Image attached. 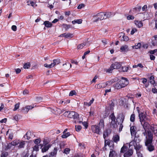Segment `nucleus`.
Here are the masks:
<instances>
[{
  "mask_svg": "<svg viewBox=\"0 0 157 157\" xmlns=\"http://www.w3.org/2000/svg\"><path fill=\"white\" fill-rule=\"evenodd\" d=\"M153 134L151 131H147V135L146 136L145 144L147 149L149 152H152L155 149V147L152 144Z\"/></svg>",
  "mask_w": 157,
  "mask_h": 157,
  "instance_id": "obj_1",
  "label": "nucleus"
},
{
  "mask_svg": "<svg viewBox=\"0 0 157 157\" xmlns=\"http://www.w3.org/2000/svg\"><path fill=\"white\" fill-rule=\"evenodd\" d=\"M135 136L134 139L132 140L129 144V151L124 155V156L125 157H128L130 155H132L133 153V145H134L135 144H139L140 141L139 136H137L136 135Z\"/></svg>",
  "mask_w": 157,
  "mask_h": 157,
  "instance_id": "obj_2",
  "label": "nucleus"
},
{
  "mask_svg": "<svg viewBox=\"0 0 157 157\" xmlns=\"http://www.w3.org/2000/svg\"><path fill=\"white\" fill-rule=\"evenodd\" d=\"M104 128V121L103 119H101L97 125H92L91 126L92 131L94 133L99 135L102 128Z\"/></svg>",
  "mask_w": 157,
  "mask_h": 157,
  "instance_id": "obj_3",
  "label": "nucleus"
},
{
  "mask_svg": "<svg viewBox=\"0 0 157 157\" xmlns=\"http://www.w3.org/2000/svg\"><path fill=\"white\" fill-rule=\"evenodd\" d=\"M129 80L126 78L122 77L121 79L114 85V87L117 90L124 88L129 84Z\"/></svg>",
  "mask_w": 157,
  "mask_h": 157,
  "instance_id": "obj_4",
  "label": "nucleus"
},
{
  "mask_svg": "<svg viewBox=\"0 0 157 157\" xmlns=\"http://www.w3.org/2000/svg\"><path fill=\"white\" fill-rule=\"evenodd\" d=\"M64 114L65 116H67L68 118L77 119L78 120L79 119V115L76 112L72 111H67L65 112Z\"/></svg>",
  "mask_w": 157,
  "mask_h": 157,
  "instance_id": "obj_5",
  "label": "nucleus"
},
{
  "mask_svg": "<svg viewBox=\"0 0 157 157\" xmlns=\"http://www.w3.org/2000/svg\"><path fill=\"white\" fill-rule=\"evenodd\" d=\"M139 117L141 124H142L143 122H144L148 120V118L146 117V114L144 113H139Z\"/></svg>",
  "mask_w": 157,
  "mask_h": 157,
  "instance_id": "obj_6",
  "label": "nucleus"
},
{
  "mask_svg": "<svg viewBox=\"0 0 157 157\" xmlns=\"http://www.w3.org/2000/svg\"><path fill=\"white\" fill-rule=\"evenodd\" d=\"M112 147L110 148V152L109 154V157H115L117 156V154L114 149V144L112 145Z\"/></svg>",
  "mask_w": 157,
  "mask_h": 157,
  "instance_id": "obj_7",
  "label": "nucleus"
},
{
  "mask_svg": "<svg viewBox=\"0 0 157 157\" xmlns=\"http://www.w3.org/2000/svg\"><path fill=\"white\" fill-rule=\"evenodd\" d=\"M105 13L103 12H101L98 13L96 15V16L98 18L95 19L94 21L95 22H97L98 21L99 19L100 20H101L104 19H105Z\"/></svg>",
  "mask_w": 157,
  "mask_h": 157,
  "instance_id": "obj_8",
  "label": "nucleus"
},
{
  "mask_svg": "<svg viewBox=\"0 0 157 157\" xmlns=\"http://www.w3.org/2000/svg\"><path fill=\"white\" fill-rule=\"evenodd\" d=\"M141 9V6H138L135 7L132 10H131L129 11V13H132L133 14H136L140 12Z\"/></svg>",
  "mask_w": 157,
  "mask_h": 157,
  "instance_id": "obj_9",
  "label": "nucleus"
},
{
  "mask_svg": "<svg viewBox=\"0 0 157 157\" xmlns=\"http://www.w3.org/2000/svg\"><path fill=\"white\" fill-rule=\"evenodd\" d=\"M112 130L107 128L104 131L103 134V137L104 139H105L106 137H108L111 133Z\"/></svg>",
  "mask_w": 157,
  "mask_h": 157,
  "instance_id": "obj_10",
  "label": "nucleus"
},
{
  "mask_svg": "<svg viewBox=\"0 0 157 157\" xmlns=\"http://www.w3.org/2000/svg\"><path fill=\"white\" fill-rule=\"evenodd\" d=\"M133 146H134V149L136 150V152L141 151V148H142V145L140 144H135L133 145Z\"/></svg>",
  "mask_w": 157,
  "mask_h": 157,
  "instance_id": "obj_11",
  "label": "nucleus"
},
{
  "mask_svg": "<svg viewBox=\"0 0 157 157\" xmlns=\"http://www.w3.org/2000/svg\"><path fill=\"white\" fill-rule=\"evenodd\" d=\"M51 146V145L50 144H48L47 145H44V146L41 148V152L43 153L46 152Z\"/></svg>",
  "mask_w": 157,
  "mask_h": 157,
  "instance_id": "obj_12",
  "label": "nucleus"
},
{
  "mask_svg": "<svg viewBox=\"0 0 157 157\" xmlns=\"http://www.w3.org/2000/svg\"><path fill=\"white\" fill-rule=\"evenodd\" d=\"M136 128L135 126H133L130 127V131L131 135H136Z\"/></svg>",
  "mask_w": 157,
  "mask_h": 157,
  "instance_id": "obj_13",
  "label": "nucleus"
},
{
  "mask_svg": "<svg viewBox=\"0 0 157 157\" xmlns=\"http://www.w3.org/2000/svg\"><path fill=\"white\" fill-rule=\"evenodd\" d=\"M112 140L113 142L117 144L118 142L120 141V136L119 135L116 134L114 136L112 137Z\"/></svg>",
  "mask_w": 157,
  "mask_h": 157,
  "instance_id": "obj_14",
  "label": "nucleus"
},
{
  "mask_svg": "<svg viewBox=\"0 0 157 157\" xmlns=\"http://www.w3.org/2000/svg\"><path fill=\"white\" fill-rule=\"evenodd\" d=\"M112 64H113V67L115 69H121L122 66L121 65V63H118L117 62H115L114 63H113Z\"/></svg>",
  "mask_w": 157,
  "mask_h": 157,
  "instance_id": "obj_15",
  "label": "nucleus"
},
{
  "mask_svg": "<svg viewBox=\"0 0 157 157\" xmlns=\"http://www.w3.org/2000/svg\"><path fill=\"white\" fill-rule=\"evenodd\" d=\"M154 39H152L151 44L153 46H157V35L154 36Z\"/></svg>",
  "mask_w": 157,
  "mask_h": 157,
  "instance_id": "obj_16",
  "label": "nucleus"
},
{
  "mask_svg": "<svg viewBox=\"0 0 157 157\" xmlns=\"http://www.w3.org/2000/svg\"><path fill=\"white\" fill-rule=\"evenodd\" d=\"M60 36H64L66 38H72L73 37V34L70 33H63L60 35Z\"/></svg>",
  "mask_w": 157,
  "mask_h": 157,
  "instance_id": "obj_17",
  "label": "nucleus"
},
{
  "mask_svg": "<svg viewBox=\"0 0 157 157\" xmlns=\"http://www.w3.org/2000/svg\"><path fill=\"white\" fill-rule=\"evenodd\" d=\"M120 50L122 52H127L129 51L128 46L127 45L122 46L120 48Z\"/></svg>",
  "mask_w": 157,
  "mask_h": 157,
  "instance_id": "obj_18",
  "label": "nucleus"
},
{
  "mask_svg": "<svg viewBox=\"0 0 157 157\" xmlns=\"http://www.w3.org/2000/svg\"><path fill=\"white\" fill-rule=\"evenodd\" d=\"M142 125L143 126L145 131L147 130L149 127L150 125L146 121L143 122Z\"/></svg>",
  "mask_w": 157,
  "mask_h": 157,
  "instance_id": "obj_19",
  "label": "nucleus"
},
{
  "mask_svg": "<svg viewBox=\"0 0 157 157\" xmlns=\"http://www.w3.org/2000/svg\"><path fill=\"white\" fill-rule=\"evenodd\" d=\"M111 142H113V141L112 140H110L109 139L106 140L105 139L104 145L105 146H106L108 145L110 148L112 147V145L111 146H110V144Z\"/></svg>",
  "mask_w": 157,
  "mask_h": 157,
  "instance_id": "obj_20",
  "label": "nucleus"
},
{
  "mask_svg": "<svg viewBox=\"0 0 157 157\" xmlns=\"http://www.w3.org/2000/svg\"><path fill=\"white\" fill-rule=\"evenodd\" d=\"M105 19L107 18H109L113 17L115 15L114 13L113 12H106L105 13Z\"/></svg>",
  "mask_w": 157,
  "mask_h": 157,
  "instance_id": "obj_21",
  "label": "nucleus"
},
{
  "mask_svg": "<svg viewBox=\"0 0 157 157\" xmlns=\"http://www.w3.org/2000/svg\"><path fill=\"white\" fill-rule=\"evenodd\" d=\"M135 24L138 28H141L143 26V23L141 21L135 20L134 21Z\"/></svg>",
  "mask_w": 157,
  "mask_h": 157,
  "instance_id": "obj_22",
  "label": "nucleus"
},
{
  "mask_svg": "<svg viewBox=\"0 0 157 157\" xmlns=\"http://www.w3.org/2000/svg\"><path fill=\"white\" fill-rule=\"evenodd\" d=\"M128 69V66H122L121 69L120 70L121 72H127Z\"/></svg>",
  "mask_w": 157,
  "mask_h": 157,
  "instance_id": "obj_23",
  "label": "nucleus"
},
{
  "mask_svg": "<svg viewBox=\"0 0 157 157\" xmlns=\"http://www.w3.org/2000/svg\"><path fill=\"white\" fill-rule=\"evenodd\" d=\"M150 129L152 132L153 130H157V124H153L150 125Z\"/></svg>",
  "mask_w": 157,
  "mask_h": 157,
  "instance_id": "obj_24",
  "label": "nucleus"
},
{
  "mask_svg": "<svg viewBox=\"0 0 157 157\" xmlns=\"http://www.w3.org/2000/svg\"><path fill=\"white\" fill-rule=\"evenodd\" d=\"M113 64H111L110 68L105 70V72L106 73H111L112 72L113 70L114 69V68L113 67Z\"/></svg>",
  "mask_w": 157,
  "mask_h": 157,
  "instance_id": "obj_25",
  "label": "nucleus"
},
{
  "mask_svg": "<svg viewBox=\"0 0 157 157\" xmlns=\"http://www.w3.org/2000/svg\"><path fill=\"white\" fill-rule=\"evenodd\" d=\"M149 82L152 85H154L156 82L154 80V77L152 75L149 77Z\"/></svg>",
  "mask_w": 157,
  "mask_h": 157,
  "instance_id": "obj_26",
  "label": "nucleus"
},
{
  "mask_svg": "<svg viewBox=\"0 0 157 157\" xmlns=\"http://www.w3.org/2000/svg\"><path fill=\"white\" fill-rule=\"evenodd\" d=\"M44 25L47 28L51 27L52 25V24L48 21H45L44 22Z\"/></svg>",
  "mask_w": 157,
  "mask_h": 157,
  "instance_id": "obj_27",
  "label": "nucleus"
},
{
  "mask_svg": "<svg viewBox=\"0 0 157 157\" xmlns=\"http://www.w3.org/2000/svg\"><path fill=\"white\" fill-rule=\"evenodd\" d=\"M60 63V59H54L53 60V62L52 63L53 67H54L56 65L59 64Z\"/></svg>",
  "mask_w": 157,
  "mask_h": 157,
  "instance_id": "obj_28",
  "label": "nucleus"
},
{
  "mask_svg": "<svg viewBox=\"0 0 157 157\" xmlns=\"http://www.w3.org/2000/svg\"><path fill=\"white\" fill-rule=\"evenodd\" d=\"M114 101V100H111V102L109 104V106H110V110H112L113 111V110L114 109L113 107L115 106V103L113 102Z\"/></svg>",
  "mask_w": 157,
  "mask_h": 157,
  "instance_id": "obj_29",
  "label": "nucleus"
},
{
  "mask_svg": "<svg viewBox=\"0 0 157 157\" xmlns=\"http://www.w3.org/2000/svg\"><path fill=\"white\" fill-rule=\"evenodd\" d=\"M82 20L81 19H78L76 20H74L72 21V23L73 24H80L82 23Z\"/></svg>",
  "mask_w": 157,
  "mask_h": 157,
  "instance_id": "obj_30",
  "label": "nucleus"
},
{
  "mask_svg": "<svg viewBox=\"0 0 157 157\" xmlns=\"http://www.w3.org/2000/svg\"><path fill=\"white\" fill-rule=\"evenodd\" d=\"M110 125L113 128H115L117 127V123L116 121H111L110 122Z\"/></svg>",
  "mask_w": 157,
  "mask_h": 157,
  "instance_id": "obj_31",
  "label": "nucleus"
},
{
  "mask_svg": "<svg viewBox=\"0 0 157 157\" xmlns=\"http://www.w3.org/2000/svg\"><path fill=\"white\" fill-rule=\"evenodd\" d=\"M71 134L69 132H66L65 133H63L61 137L63 138H66L70 135Z\"/></svg>",
  "mask_w": 157,
  "mask_h": 157,
  "instance_id": "obj_32",
  "label": "nucleus"
},
{
  "mask_svg": "<svg viewBox=\"0 0 157 157\" xmlns=\"http://www.w3.org/2000/svg\"><path fill=\"white\" fill-rule=\"evenodd\" d=\"M110 118L111 120V121H115L116 117L114 115V112L113 111V112L111 114L110 116Z\"/></svg>",
  "mask_w": 157,
  "mask_h": 157,
  "instance_id": "obj_33",
  "label": "nucleus"
},
{
  "mask_svg": "<svg viewBox=\"0 0 157 157\" xmlns=\"http://www.w3.org/2000/svg\"><path fill=\"white\" fill-rule=\"evenodd\" d=\"M135 114L132 113L130 116V121L131 122H134L135 121Z\"/></svg>",
  "mask_w": 157,
  "mask_h": 157,
  "instance_id": "obj_34",
  "label": "nucleus"
},
{
  "mask_svg": "<svg viewBox=\"0 0 157 157\" xmlns=\"http://www.w3.org/2000/svg\"><path fill=\"white\" fill-rule=\"evenodd\" d=\"M25 144V141H22L21 142L19 143V144L18 146V147L19 148H21L24 147V146Z\"/></svg>",
  "mask_w": 157,
  "mask_h": 157,
  "instance_id": "obj_35",
  "label": "nucleus"
},
{
  "mask_svg": "<svg viewBox=\"0 0 157 157\" xmlns=\"http://www.w3.org/2000/svg\"><path fill=\"white\" fill-rule=\"evenodd\" d=\"M62 26L63 28L65 29L66 30H67L71 27V25H70L63 24L62 25Z\"/></svg>",
  "mask_w": 157,
  "mask_h": 157,
  "instance_id": "obj_36",
  "label": "nucleus"
},
{
  "mask_svg": "<svg viewBox=\"0 0 157 157\" xmlns=\"http://www.w3.org/2000/svg\"><path fill=\"white\" fill-rule=\"evenodd\" d=\"M8 153L7 152H2L0 157H6L8 155Z\"/></svg>",
  "mask_w": 157,
  "mask_h": 157,
  "instance_id": "obj_37",
  "label": "nucleus"
},
{
  "mask_svg": "<svg viewBox=\"0 0 157 157\" xmlns=\"http://www.w3.org/2000/svg\"><path fill=\"white\" fill-rule=\"evenodd\" d=\"M116 82V80L115 79H113L111 80L110 81H107V82L108 84V85H111L113 83H114V82Z\"/></svg>",
  "mask_w": 157,
  "mask_h": 157,
  "instance_id": "obj_38",
  "label": "nucleus"
},
{
  "mask_svg": "<svg viewBox=\"0 0 157 157\" xmlns=\"http://www.w3.org/2000/svg\"><path fill=\"white\" fill-rule=\"evenodd\" d=\"M86 45V44L82 43L79 44L77 47L78 49H81Z\"/></svg>",
  "mask_w": 157,
  "mask_h": 157,
  "instance_id": "obj_39",
  "label": "nucleus"
},
{
  "mask_svg": "<svg viewBox=\"0 0 157 157\" xmlns=\"http://www.w3.org/2000/svg\"><path fill=\"white\" fill-rule=\"evenodd\" d=\"M40 142L41 140L40 138L36 139L34 141L35 144L36 145H39L38 144H39L40 143Z\"/></svg>",
  "mask_w": 157,
  "mask_h": 157,
  "instance_id": "obj_40",
  "label": "nucleus"
},
{
  "mask_svg": "<svg viewBox=\"0 0 157 157\" xmlns=\"http://www.w3.org/2000/svg\"><path fill=\"white\" fill-rule=\"evenodd\" d=\"M70 150L69 148H66L64 149L63 153L67 155L69 153Z\"/></svg>",
  "mask_w": 157,
  "mask_h": 157,
  "instance_id": "obj_41",
  "label": "nucleus"
},
{
  "mask_svg": "<svg viewBox=\"0 0 157 157\" xmlns=\"http://www.w3.org/2000/svg\"><path fill=\"white\" fill-rule=\"evenodd\" d=\"M30 66V64L29 63H25L23 67L25 69H28Z\"/></svg>",
  "mask_w": 157,
  "mask_h": 157,
  "instance_id": "obj_42",
  "label": "nucleus"
},
{
  "mask_svg": "<svg viewBox=\"0 0 157 157\" xmlns=\"http://www.w3.org/2000/svg\"><path fill=\"white\" fill-rule=\"evenodd\" d=\"M125 116L123 113H122L121 115V119H120V122L119 123H123L124 119Z\"/></svg>",
  "mask_w": 157,
  "mask_h": 157,
  "instance_id": "obj_43",
  "label": "nucleus"
},
{
  "mask_svg": "<svg viewBox=\"0 0 157 157\" xmlns=\"http://www.w3.org/2000/svg\"><path fill=\"white\" fill-rule=\"evenodd\" d=\"M44 66L45 67L49 68H51L52 67H53V66L52 65V63L50 64H48L47 63H45L44 64Z\"/></svg>",
  "mask_w": 157,
  "mask_h": 157,
  "instance_id": "obj_44",
  "label": "nucleus"
},
{
  "mask_svg": "<svg viewBox=\"0 0 157 157\" xmlns=\"http://www.w3.org/2000/svg\"><path fill=\"white\" fill-rule=\"evenodd\" d=\"M49 141H48L47 139H44L43 140V145H47L49 144Z\"/></svg>",
  "mask_w": 157,
  "mask_h": 157,
  "instance_id": "obj_45",
  "label": "nucleus"
},
{
  "mask_svg": "<svg viewBox=\"0 0 157 157\" xmlns=\"http://www.w3.org/2000/svg\"><path fill=\"white\" fill-rule=\"evenodd\" d=\"M11 143L13 146H15L18 144L19 143V142L18 141L15 140L11 142Z\"/></svg>",
  "mask_w": 157,
  "mask_h": 157,
  "instance_id": "obj_46",
  "label": "nucleus"
},
{
  "mask_svg": "<svg viewBox=\"0 0 157 157\" xmlns=\"http://www.w3.org/2000/svg\"><path fill=\"white\" fill-rule=\"evenodd\" d=\"M28 109V108L26 106L25 108H23L22 111L25 113H27L29 111Z\"/></svg>",
  "mask_w": 157,
  "mask_h": 157,
  "instance_id": "obj_47",
  "label": "nucleus"
},
{
  "mask_svg": "<svg viewBox=\"0 0 157 157\" xmlns=\"http://www.w3.org/2000/svg\"><path fill=\"white\" fill-rule=\"evenodd\" d=\"M20 103H18L14 105V108L13 109L14 111H16L18 109L19 107Z\"/></svg>",
  "mask_w": 157,
  "mask_h": 157,
  "instance_id": "obj_48",
  "label": "nucleus"
},
{
  "mask_svg": "<svg viewBox=\"0 0 157 157\" xmlns=\"http://www.w3.org/2000/svg\"><path fill=\"white\" fill-rule=\"evenodd\" d=\"M39 145H36L34 146L33 150L34 151H38L39 150Z\"/></svg>",
  "mask_w": 157,
  "mask_h": 157,
  "instance_id": "obj_49",
  "label": "nucleus"
},
{
  "mask_svg": "<svg viewBox=\"0 0 157 157\" xmlns=\"http://www.w3.org/2000/svg\"><path fill=\"white\" fill-rule=\"evenodd\" d=\"M134 18V17L132 15H128L127 17V19L128 20H133Z\"/></svg>",
  "mask_w": 157,
  "mask_h": 157,
  "instance_id": "obj_50",
  "label": "nucleus"
},
{
  "mask_svg": "<svg viewBox=\"0 0 157 157\" xmlns=\"http://www.w3.org/2000/svg\"><path fill=\"white\" fill-rule=\"evenodd\" d=\"M82 128V127L80 125L75 126V129L76 131L77 132L79 131Z\"/></svg>",
  "mask_w": 157,
  "mask_h": 157,
  "instance_id": "obj_51",
  "label": "nucleus"
},
{
  "mask_svg": "<svg viewBox=\"0 0 157 157\" xmlns=\"http://www.w3.org/2000/svg\"><path fill=\"white\" fill-rule=\"evenodd\" d=\"M101 83V86L102 88H105L108 85L107 82H106Z\"/></svg>",
  "mask_w": 157,
  "mask_h": 157,
  "instance_id": "obj_52",
  "label": "nucleus"
},
{
  "mask_svg": "<svg viewBox=\"0 0 157 157\" xmlns=\"http://www.w3.org/2000/svg\"><path fill=\"white\" fill-rule=\"evenodd\" d=\"M76 94V92L75 90H72L70 92L69 94V96H73L74 95H75Z\"/></svg>",
  "mask_w": 157,
  "mask_h": 157,
  "instance_id": "obj_53",
  "label": "nucleus"
},
{
  "mask_svg": "<svg viewBox=\"0 0 157 157\" xmlns=\"http://www.w3.org/2000/svg\"><path fill=\"white\" fill-rule=\"evenodd\" d=\"M85 5L84 4H80L78 6L77 9H79L85 7Z\"/></svg>",
  "mask_w": 157,
  "mask_h": 157,
  "instance_id": "obj_54",
  "label": "nucleus"
},
{
  "mask_svg": "<svg viewBox=\"0 0 157 157\" xmlns=\"http://www.w3.org/2000/svg\"><path fill=\"white\" fill-rule=\"evenodd\" d=\"M141 151H138L136 152V154L137 155L138 157H143L142 154L141 152Z\"/></svg>",
  "mask_w": 157,
  "mask_h": 157,
  "instance_id": "obj_55",
  "label": "nucleus"
},
{
  "mask_svg": "<svg viewBox=\"0 0 157 157\" xmlns=\"http://www.w3.org/2000/svg\"><path fill=\"white\" fill-rule=\"evenodd\" d=\"M82 124L86 129L88 128V124L86 122L84 121V122H82Z\"/></svg>",
  "mask_w": 157,
  "mask_h": 157,
  "instance_id": "obj_56",
  "label": "nucleus"
},
{
  "mask_svg": "<svg viewBox=\"0 0 157 157\" xmlns=\"http://www.w3.org/2000/svg\"><path fill=\"white\" fill-rule=\"evenodd\" d=\"M135 46L136 47L135 48L136 49L140 48L141 46V44L140 43H138L137 44H135Z\"/></svg>",
  "mask_w": 157,
  "mask_h": 157,
  "instance_id": "obj_57",
  "label": "nucleus"
},
{
  "mask_svg": "<svg viewBox=\"0 0 157 157\" xmlns=\"http://www.w3.org/2000/svg\"><path fill=\"white\" fill-rule=\"evenodd\" d=\"M151 91L154 94H157V88L154 87L152 89Z\"/></svg>",
  "mask_w": 157,
  "mask_h": 157,
  "instance_id": "obj_58",
  "label": "nucleus"
},
{
  "mask_svg": "<svg viewBox=\"0 0 157 157\" xmlns=\"http://www.w3.org/2000/svg\"><path fill=\"white\" fill-rule=\"evenodd\" d=\"M95 87L96 88L99 89L101 88L102 87L101 85V83H100L97 85H96L95 86Z\"/></svg>",
  "mask_w": 157,
  "mask_h": 157,
  "instance_id": "obj_59",
  "label": "nucleus"
},
{
  "mask_svg": "<svg viewBox=\"0 0 157 157\" xmlns=\"http://www.w3.org/2000/svg\"><path fill=\"white\" fill-rule=\"evenodd\" d=\"M123 40L125 41H127L129 39V38H128V37L127 36H125V35H124L123 36Z\"/></svg>",
  "mask_w": 157,
  "mask_h": 157,
  "instance_id": "obj_60",
  "label": "nucleus"
},
{
  "mask_svg": "<svg viewBox=\"0 0 157 157\" xmlns=\"http://www.w3.org/2000/svg\"><path fill=\"white\" fill-rule=\"evenodd\" d=\"M11 29L14 31H16L17 29V26L15 25H13L11 27Z\"/></svg>",
  "mask_w": 157,
  "mask_h": 157,
  "instance_id": "obj_61",
  "label": "nucleus"
},
{
  "mask_svg": "<svg viewBox=\"0 0 157 157\" xmlns=\"http://www.w3.org/2000/svg\"><path fill=\"white\" fill-rule=\"evenodd\" d=\"M13 145H12L11 143H9V144H7L6 148L8 149H10L11 148V147Z\"/></svg>",
  "mask_w": 157,
  "mask_h": 157,
  "instance_id": "obj_62",
  "label": "nucleus"
},
{
  "mask_svg": "<svg viewBox=\"0 0 157 157\" xmlns=\"http://www.w3.org/2000/svg\"><path fill=\"white\" fill-rule=\"evenodd\" d=\"M156 52H157V49H155L153 50H151L149 51V53L151 54H154Z\"/></svg>",
  "mask_w": 157,
  "mask_h": 157,
  "instance_id": "obj_63",
  "label": "nucleus"
},
{
  "mask_svg": "<svg viewBox=\"0 0 157 157\" xmlns=\"http://www.w3.org/2000/svg\"><path fill=\"white\" fill-rule=\"evenodd\" d=\"M56 155L53 152H51L50 153L49 157H56Z\"/></svg>",
  "mask_w": 157,
  "mask_h": 157,
  "instance_id": "obj_64",
  "label": "nucleus"
}]
</instances>
